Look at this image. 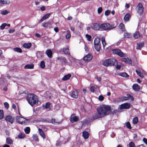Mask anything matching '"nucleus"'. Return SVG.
<instances>
[{"mask_svg":"<svg viewBox=\"0 0 147 147\" xmlns=\"http://www.w3.org/2000/svg\"><path fill=\"white\" fill-rule=\"evenodd\" d=\"M136 71L137 73V74L141 78H143L144 76L143 75V74L141 72V71L139 70L136 69Z\"/></svg>","mask_w":147,"mask_h":147,"instance_id":"29","label":"nucleus"},{"mask_svg":"<svg viewBox=\"0 0 147 147\" xmlns=\"http://www.w3.org/2000/svg\"><path fill=\"white\" fill-rule=\"evenodd\" d=\"M131 17V15L129 13L126 14L124 16L123 19L126 22L128 21Z\"/></svg>","mask_w":147,"mask_h":147,"instance_id":"27","label":"nucleus"},{"mask_svg":"<svg viewBox=\"0 0 147 147\" xmlns=\"http://www.w3.org/2000/svg\"><path fill=\"white\" fill-rule=\"evenodd\" d=\"M15 30L14 29H10L9 30V33H13V32H15Z\"/></svg>","mask_w":147,"mask_h":147,"instance_id":"63","label":"nucleus"},{"mask_svg":"<svg viewBox=\"0 0 147 147\" xmlns=\"http://www.w3.org/2000/svg\"><path fill=\"white\" fill-rule=\"evenodd\" d=\"M129 147H135V145L132 142H130L129 144Z\"/></svg>","mask_w":147,"mask_h":147,"instance_id":"53","label":"nucleus"},{"mask_svg":"<svg viewBox=\"0 0 147 147\" xmlns=\"http://www.w3.org/2000/svg\"><path fill=\"white\" fill-rule=\"evenodd\" d=\"M47 56L50 58H51L53 55V52L51 49H47L46 52Z\"/></svg>","mask_w":147,"mask_h":147,"instance_id":"18","label":"nucleus"},{"mask_svg":"<svg viewBox=\"0 0 147 147\" xmlns=\"http://www.w3.org/2000/svg\"><path fill=\"white\" fill-rule=\"evenodd\" d=\"M46 9L45 7L44 6H42L40 7V9L42 11H44Z\"/></svg>","mask_w":147,"mask_h":147,"instance_id":"62","label":"nucleus"},{"mask_svg":"<svg viewBox=\"0 0 147 147\" xmlns=\"http://www.w3.org/2000/svg\"><path fill=\"white\" fill-rule=\"evenodd\" d=\"M102 11V7H99L98 9V13L99 14L101 13Z\"/></svg>","mask_w":147,"mask_h":147,"instance_id":"57","label":"nucleus"},{"mask_svg":"<svg viewBox=\"0 0 147 147\" xmlns=\"http://www.w3.org/2000/svg\"><path fill=\"white\" fill-rule=\"evenodd\" d=\"M25 133L27 134H29L30 131V128L29 127H27L24 129Z\"/></svg>","mask_w":147,"mask_h":147,"instance_id":"44","label":"nucleus"},{"mask_svg":"<svg viewBox=\"0 0 147 147\" xmlns=\"http://www.w3.org/2000/svg\"><path fill=\"white\" fill-rule=\"evenodd\" d=\"M104 97L100 95L99 96L98 100L100 101H103L104 100Z\"/></svg>","mask_w":147,"mask_h":147,"instance_id":"56","label":"nucleus"},{"mask_svg":"<svg viewBox=\"0 0 147 147\" xmlns=\"http://www.w3.org/2000/svg\"><path fill=\"white\" fill-rule=\"evenodd\" d=\"M71 76L70 74H69L67 75H65L62 78V80L64 81H66L69 79Z\"/></svg>","mask_w":147,"mask_h":147,"instance_id":"24","label":"nucleus"},{"mask_svg":"<svg viewBox=\"0 0 147 147\" xmlns=\"http://www.w3.org/2000/svg\"><path fill=\"white\" fill-rule=\"evenodd\" d=\"M143 140L144 143L146 145H147V139L146 138H144L143 139Z\"/></svg>","mask_w":147,"mask_h":147,"instance_id":"61","label":"nucleus"},{"mask_svg":"<svg viewBox=\"0 0 147 147\" xmlns=\"http://www.w3.org/2000/svg\"><path fill=\"white\" fill-rule=\"evenodd\" d=\"M5 119L6 121H8L11 123H13L14 121V118L9 115L6 116Z\"/></svg>","mask_w":147,"mask_h":147,"instance_id":"10","label":"nucleus"},{"mask_svg":"<svg viewBox=\"0 0 147 147\" xmlns=\"http://www.w3.org/2000/svg\"><path fill=\"white\" fill-rule=\"evenodd\" d=\"M62 51L66 55H70V53L69 51V49L68 48H63L62 49Z\"/></svg>","mask_w":147,"mask_h":147,"instance_id":"26","label":"nucleus"},{"mask_svg":"<svg viewBox=\"0 0 147 147\" xmlns=\"http://www.w3.org/2000/svg\"><path fill=\"white\" fill-rule=\"evenodd\" d=\"M71 116V117L70 119V121L72 123H74L75 122L77 121L79 119V118L78 117L76 116H74L73 117L72 116V115Z\"/></svg>","mask_w":147,"mask_h":147,"instance_id":"15","label":"nucleus"},{"mask_svg":"<svg viewBox=\"0 0 147 147\" xmlns=\"http://www.w3.org/2000/svg\"><path fill=\"white\" fill-rule=\"evenodd\" d=\"M40 67L42 69H44L45 67V63L44 61H42L40 63Z\"/></svg>","mask_w":147,"mask_h":147,"instance_id":"50","label":"nucleus"},{"mask_svg":"<svg viewBox=\"0 0 147 147\" xmlns=\"http://www.w3.org/2000/svg\"><path fill=\"white\" fill-rule=\"evenodd\" d=\"M51 122H49L50 123H51L53 124H59L61 123L60 122H58L55 119H52L51 121Z\"/></svg>","mask_w":147,"mask_h":147,"instance_id":"34","label":"nucleus"},{"mask_svg":"<svg viewBox=\"0 0 147 147\" xmlns=\"http://www.w3.org/2000/svg\"><path fill=\"white\" fill-rule=\"evenodd\" d=\"M93 57L92 55L88 53L83 57V60L86 62H88L90 61Z\"/></svg>","mask_w":147,"mask_h":147,"instance_id":"9","label":"nucleus"},{"mask_svg":"<svg viewBox=\"0 0 147 147\" xmlns=\"http://www.w3.org/2000/svg\"><path fill=\"white\" fill-rule=\"evenodd\" d=\"M33 140L35 141H38V136L36 134H34L32 136Z\"/></svg>","mask_w":147,"mask_h":147,"instance_id":"43","label":"nucleus"},{"mask_svg":"<svg viewBox=\"0 0 147 147\" xmlns=\"http://www.w3.org/2000/svg\"><path fill=\"white\" fill-rule=\"evenodd\" d=\"M4 117V113L3 110H0V119H2Z\"/></svg>","mask_w":147,"mask_h":147,"instance_id":"48","label":"nucleus"},{"mask_svg":"<svg viewBox=\"0 0 147 147\" xmlns=\"http://www.w3.org/2000/svg\"><path fill=\"white\" fill-rule=\"evenodd\" d=\"M119 27L122 31L123 32L126 31V30L125 28V25L123 23H121L119 24Z\"/></svg>","mask_w":147,"mask_h":147,"instance_id":"25","label":"nucleus"},{"mask_svg":"<svg viewBox=\"0 0 147 147\" xmlns=\"http://www.w3.org/2000/svg\"><path fill=\"white\" fill-rule=\"evenodd\" d=\"M124 37L129 38L131 37V34L129 33L126 32L124 34Z\"/></svg>","mask_w":147,"mask_h":147,"instance_id":"35","label":"nucleus"},{"mask_svg":"<svg viewBox=\"0 0 147 147\" xmlns=\"http://www.w3.org/2000/svg\"><path fill=\"white\" fill-rule=\"evenodd\" d=\"M126 126L129 129H131V127L130 122L129 121L126 122Z\"/></svg>","mask_w":147,"mask_h":147,"instance_id":"47","label":"nucleus"},{"mask_svg":"<svg viewBox=\"0 0 147 147\" xmlns=\"http://www.w3.org/2000/svg\"><path fill=\"white\" fill-rule=\"evenodd\" d=\"M16 119L17 122L20 124H23L26 123L27 119L21 116H17L16 117Z\"/></svg>","mask_w":147,"mask_h":147,"instance_id":"5","label":"nucleus"},{"mask_svg":"<svg viewBox=\"0 0 147 147\" xmlns=\"http://www.w3.org/2000/svg\"><path fill=\"white\" fill-rule=\"evenodd\" d=\"M133 88L136 91H138L140 89L139 86L137 84H134L133 86Z\"/></svg>","mask_w":147,"mask_h":147,"instance_id":"23","label":"nucleus"},{"mask_svg":"<svg viewBox=\"0 0 147 147\" xmlns=\"http://www.w3.org/2000/svg\"><path fill=\"white\" fill-rule=\"evenodd\" d=\"M112 51L114 54L117 55L120 57H122L124 56L123 53L118 49H113Z\"/></svg>","mask_w":147,"mask_h":147,"instance_id":"6","label":"nucleus"},{"mask_svg":"<svg viewBox=\"0 0 147 147\" xmlns=\"http://www.w3.org/2000/svg\"><path fill=\"white\" fill-rule=\"evenodd\" d=\"M122 99L123 101L125 100H127L129 99V98H128V97L127 96H122Z\"/></svg>","mask_w":147,"mask_h":147,"instance_id":"55","label":"nucleus"},{"mask_svg":"<svg viewBox=\"0 0 147 147\" xmlns=\"http://www.w3.org/2000/svg\"><path fill=\"white\" fill-rule=\"evenodd\" d=\"M100 26L101 28L105 30H110L115 27H112L108 23L102 24Z\"/></svg>","mask_w":147,"mask_h":147,"instance_id":"4","label":"nucleus"},{"mask_svg":"<svg viewBox=\"0 0 147 147\" xmlns=\"http://www.w3.org/2000/svg\"><path fill=\"white\" fill-rule=\"evenodd\" d=\"M95 89V88L94 86H92L90 87V89L91 91L92 92H94Z\"/></svg>","mask_w":147,"mask_h":147,"instance_id":"60","label":"nucleus"},{"mask_svg":"<svg viewBox=\"0 0 147 147\" xmlns=\"http://www.w3.org/2000/svg\"><path fill=\"white\" fill-rule=\"evenodd\" d=\"M71 36L70 31L69 30H67V35L66 36V38L68 39Z\"/></svg>","mask_w":147,"mask_h":147,"instance_id":"39","label":"nucleus"},{"mask_svg":"<svg viewBox=\"0 0 147 147\" xmlns=\"http://www.w3.org/2000/svg\"><path fill=\"white\" fill-rule=\"evenodd\" d=\"M0 2L3 4H9L10 2L9 0H0Z\"/></svg>","mask_w":147,"mask_h":147,"instance_id":"31","label":"nucleus"},{"mask_svg":"<svg viewBox=\"0 0 147 147\" xmlns=\"http://www.w3.org/2000/svg\"><path fill=\"white\" fill-rule=\"evenodd\" d=\"M137 7L138 8V12L142 13L143 12L144 10V7L142 4L140 3H138L137 6Z\"/></svg>","mask_w":147,"mask_h":147,"instance_id":"11","label":"nucleus"},{"mask_svg":"<svg viewBox=\"0 0 147 147\" xmlns=\"http://www.w3.org/2000/svg\"><path fill=\"white\" fill-rule=\"evenodd\" d=\"M119 75L120 76L125 78L128 77L129 76L125 72L120 73L119 74Z\"/></svg>","mask_w":147,"mask_h":147,"instance_id":"30","label":"nucleus"},{"mask_svg":"<svg viewBox=\"0 0 147 147\" xmlns=\"http://www.w3.org/2000/svg\"><path fill=\"white\" fill-rule=\"evenodd\" d=\"M32 46V44L31 43H25L23 45V47L24 48L29 49Z\"/></svg>","mask_w":147,"mask_h":147,"instance_id":"28","label":"nucleus"},{"mask_svg":"<svg viewBox=\"0 0 147 147\" xmlns=\"http://www.w3.org/2000/svg\"><path fill=\"white\" fill-rule=\"evenodd\" d=\"M71 96L73 98H77L78 97V91L76 90H74L72 92Z\"/></svg>","mask_w":147,"mask_h":147,"instance_id":"12","label":"nucleus"},{"mask_svg":"<svg viewBox=\"0 0 147 147\" xmlns=\"http://www.w3.org/2000/svg\"><path fill=\"white\" fill-rule=\"evenodd\" d=\"M86 37L87 38V39L89 41H91L92 40V36L90 35L87 34L86 35Z\"/></svg>","mask_w":147,"mask_h":147,"instance_id":"49","label":"nucleus"},{"mask_svg":"<svg viewBox=\"0 0 147 147\" xmlns=\"http://www.w3.org/2000/svg\"><path fill=\"white\" fill-rule=\"evenodd\" d=\"M111 11L109 10H107L105 12V15L106 16H108L110 13Z\"/></svg>","mask_w":147,"mask_h":147,"instance_id":"58","label":"nucleus"},{"mask_svg":"<svg viewBox=\"0 0 147 147\" xmlns=\"http://www.w3.org/2000/svg\"><path fill=\"white\" fill-rule=\"evenodd\" d=\"M134 36L136 39L138 38L139 37H140L139 32H136L134 34Z\"/></svg>","mask_w":147,"mask_h":147,"instance_id":"37","label":"nucleus"},{"mask_svg":"<svg viewBox=\"0 0 147 147\" xmlns=\"http://www.w3.org/2000/svg\"><path fill=\"white\" fill-rule=\"evenodd\" d=\"M38 130L40 136L43 138V139H45L46 138V135L44 131L40 128H39Z\"/></svg>","mask_w":147,"mask_h":147,"instance_id":"16","label":"nucleus"},{"mask_svg":"<svg viewBox=\"0 0 147 147\" xmlns=\"http://www.w3.org/2000/svg\"><path fill=\"white\" fill-rule=\"evenodd\" d=\"M26 99L29 103L32 106L36 104L38 100L37 96L34 94H28Z\"/></svg>","mask_w":147,"mask_h":147,"instance_id":"2","label":"nucleus"},{"mask_svg":"<svg viewBox=\"0 0 147 147\" xmlns=\"http://www.w3.org/2000/svg\"><path fill=\"white\" fill-rule=\"evenodd\" d=\"M117 63V61L115 59L110 58L103 61L102 65L105 67L113 66L116 65Z\"/></svg>","mask_w":147,"mask_h":147,"instance_id":"3","label":"nucleus"},{"mask_svg":"<svg viewBox=\"0 0 147 147\" xmlns=\"http://www.w3.org/2000/svg\"><path fill=\"white\" fill-rule=\"evenodd\" d=\"M13 50L19 52L20 53H21L22 52V49L19 47H17L13 49Z\"/></svg>","mask_w":147,"mask_h":147,"instance_id":"40","label":"nucleus"},{"mask_svg":"<svg viewBox=\"0 0 147 147\" xmlns=\"http://www.w3.org/2000/svg\"><path fill=\"white\" fill-rule=\"evenodd\" d=\"M25 136V134L22 133H20L18 135V138L20 139H23L24 138Z\"/></svg>","mask_w":147,"mask_h":147,"instance_id":"42","label":"nucleus"},{"mask_svg":"<svg viewBox=\"0 0 147 147\" xmlns=\"http://www.w3.org/2000/svg\"><path fill=\"white\" fill-rule=\"evenodd\" d=\"M138 121V118L137 117H136L134 118L132 120V123L133 124H136Z\"/></svg>","mask_w":147,"mask_h":147,"instance_id":"33","label":"nucleus"},{"mask_svg":"<svg viewBox=\"0 0 147 147\" xmlns=\"http://www.w3.org/2000/svg\"><path fill=\"white\" fill-rule=\"evenodd\" d=\"M111 111V109L109 106L105 105H100L97 109L98 114L100 116L99 117H103L105 115H109Z\"/></svg>","mask_w":147,"mask_h":147,"instance_id":"1","label":"nucleus"},{"mask_svg":"<svg viewBox=\"0 0 147 147\" xmlns=\"http://www.w3.org/2000/svg\"><path fill=\"white\" fill-rule=\"evenodd\" d=\"M51 103L50 102H47L46 103L45 108L47 109H50Z\"/></svg>","mask_w":147,"mask_h":147,"instance_id":"45","label":"nucleus"},{"mask_svg":"<svg viewBox=\"0 0 147 147\" xmlns=\"http://www.w3.org/2000/svg\"><path fill=\"white\" fill-rule=\"evenodd\" d=\"M144 45V43L143 42H140L137 43V46L136 49L137 50H140L143 47Z\"/></svg>","mask_w":147,"mask_h":147,"instance_id":"17","label":"nucleus"},{"mask_svg":"<svg viewBox=\"0 0 147 147\" xmlns=\"http://www.w3.org/2000/svg\"><path fill=\"white\" fill-rule=\"evenodd\" d=\"M36 55L37 58H40L42 57V52L38 51L36 53Z\"/></svg>","mask_w":147,"mask_h":147,"instance_id":"32","label":"nucleus"},{"mask_svg":"<svg viewBox=\"0 0 147 147\" xmlns=\"http://www.w3.org/2000/svg\"><path fill=\"white\" fill-rule=\"evenodd\" d=\"M101 40L103 46L104 47L106 45L105 38L104 37H102L101 38Z\"/></svg>","mask_w":147,"mask_h":147,"instance_id":"46","label":"nucleus"},{"mask_svg":"<svg viewBox=\"0 0 147 147\" xmlns=\"http://www.w3.org/2000/svg\"><path fill=\"white\" fill-rule=\"evenodd\" d=\"M6 26V24L5 23H4L2 24L1 26H0L1 29V30H3L4 29L5 26Z\"/></svg>","mask_w":147,"mask_h":147,"instance_id":"54","label":"nucleus"},{"mask_svg":"<svg viewBox=\"0 0 147 147\" xmlns=\"http://www.w3.org/2000/svg\"><path fill=\"white\" fill-rule=\"evenodd\" d=\"M4 105L5 108L8 109L9 107V105L7 102H5L4 103Z\"/></svg>","mask_w":147,"mask_h":147,"instance_id":"59","label":"nucleus"},{"mask_svg":"<svg viewBox=\"0 0 147 147\" xmlns=\"http://www.w3.org/2000/svg\"><path fill=\"white\" fill-rule=\"evenodd\" d=\"M35 36L38 38H40L41 37V36L39 34L37 33L35 34Z\"/></svg>","mask_w":147,"mask_h":147,"instance_id":"64","label":"nucleus"},{"mask_svg":"<svg viewBox=\"0 0 147 147\" xmlns=\"http://www.w3.org/2000/svg\"><path fill=\"white\" fill-rule=\"evenodd\" d=\"M57 59L58 60L62 61L63 62L62 63V64L63 63L65 64H68L67 60L65 57H57Z\"/></svg>","mask_w":147,"mask_h":147,"instance_id":"13","label":"nucleus"},{"mask_svg":"<svg viewBox=\"0 0 147 147\" xmlns=\"http://www.w3.org/2000/svg\"><path fill=\"white\" fill-rule=\"evenodd\" d=\"M100 42V39L98 38H96L94 41V45L99 44Z\"/></svg>","mask_w":147,"mask_h":147,"instance_id":"41","label":"nucleus"},{"mask_svg":"<svg viewBox=\"0 0 147 147\" xmlns=\"http://www.w3.org/2000/svg\"><path fill=\"white\" fill-rule=\"evenodd\" d=\"M13 141L12 140L10 139L9 138H7L6 139V143L9 144H10L13 143Z\"/></svg>","mask_w":147,"mask_h":147,"instance_id":"36","label":"nucleus"},{"mask_svg":"<svg viewBox=\"0 0 147 147\" xmlns=\"http://www.w3.org/2000/svg\"><path fill=\"white\" fill-rule=\"evenodd\" d=\"M9 13V11L7 10H3L1 12V14L2 15H6Z\"/></svg>","mask_w":147,"mask_h":147,"instance_id":"52","label":"nucleus"},{"mask_svg":"<svg viewBox=\"0 0 147 147\" xmlns=\"http://www.w3.org/2000/svg\"><path fill=\"white\" fill-rule=\"evenodd\" d=\"M122 61L125 62L126 63L129 64H131L132 63V61L131 59H129L128 58L127 59L123 58Z\"/></svg>","mask_w":147,"mask_h":147,"instance_id":"21","label":"nucleus"},{"mask_svg":"<svg viewBox=\"0 0 147 147\" xmlns=\"http://www.w3.org/2000/svg\"><path fill=\"white\" fill-rule=\"evenodd\" d=\"M82 135L84 138L85 139H87L89 136V133L86 131H84L83 132Z\"/></svg>","mask_w":147,"mask_h":147,"instance_id":"20","label":"nucleus"},{"mask_svg":"<svg viewBox=\"0 0 147 147\" xmlns=\"http://www.w3.org/2000/svg\"><path fill=\"white\" fill-rule=\"evenodd\" d=\"M51 26V24L50 22H48L46 23H43L42 24V26L45 28H47Z\"/></svg>","mask_w":147,"mask_h":147,"instance_id":"22","label":"nucleus"},{"mask_svg":"<svg viewBox=\"0 0 147 147\" xmlns=\"http://www.w3.org/2000/svg\"><path fill=\"white\" fill-rule=\"evenodd\" d=\"M34 67V65L32 64H28L26 65L24 67V68L26 69H33Z\"/></svg>","mask_w":147,"mask_h":147,"instance_id":"19","label":"nucleus"},{"mask_svg":"<svg viewBox=\"0 0 147 147\" xmlns=\"http://www.w3.org/2000/svg\"><path fill=\"white\" fill-rule=\"evenodd\" d=\"M131 106V105L130 103H125L121 104L120 105V109H128L130 108Z\"/></svg>","mask_w":147,"mask_h":147,"instance_id":"8","label":"nucleus"},{"mask_svg":"<svg viewBox=\"0 0 147 147\" xmlns=\"http://www.w3.org/2000/svg\"><path fill=\"white\" fill-rule=\"evenodd\" d=\"M50 16V14L49 13H47L44 15L41 19L39 20V22L41 23L47 19Z\"/></svg>","mask_w":147,"mask_h":147,"instance_id":"14","label":"nucleus"},{"mask_svg":"<svg viewBox=\"0 0 147 147\" xmlns=\"http://www.w3.org/2000/svg\"><path fill=\"white\" fill-rule=\"evenodd\" d=\"M115 101H116V102H117L123 101L122 96L121 97H119L118 98H116V99L115 100Z\"/></svg>","mask_w":147,"mask_h":147,"instance_id":"51","label":"nucleus"},{"mask_svg":"<svg viewBox=\"0 0 147 147\" xmlns=\"http://www.w3.org/2000/svg\"><path fill=\"white\" fill-rule=\"evenodd\" d=\"M94 47L96 51H99L100 49V44L94 45Z\"/></svg>","mask_w":147,"mask_h":147,"instance_id":"38","label":"nucleus"},{"mask_svg":"<svg viewBox=\"0 0 147 147\" xmlns=\"http://www.w3.org/2000/svg\"><path fill=\"white\" fill-rule=\"evenodd\" d=\"M91 28L95 31H98L100 28V26L97 23H93L90 26Z\"/></svg>","mask_w":147,"mask_h":147,"instance_id":"7","label":"nucleus"}]
</instances>
